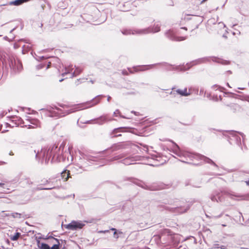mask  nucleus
Returning a JSON list of instances; mask_svg holds the SVG:
<instances>
[{"label": "nucleus", "instance_id": "11", "mask_svg": "<svg viewBox=\"0 0 249 249\" xmlns=\"http://www.w3.org/2000/svg\"><path fill=\"white\" fill-rule=\"evenodd\" d=\"M54 239L56 241L57 244H54L50 249H59V242L57 239L54 238Z\"/></svg>", "mask_w": 249, "mask_h": 249}, {"label": "nucleus", "instance_id": "23", "mask_svg": "<svg viewBox=\"0 0 249 249\" xmlns=\"http://www.w3.org/2000/svg\"><path fill=\"white\" fill-rule=\"evenodd\" d=\"M110 230L113 231H117L116 229H115V228H111V229H110Z\"/></svg>", "mask_w": 249, "mask_h": 249}, {"label": "nucleus", "instance_id": "20", "mask_svg": "<svg viewBox=\"0 0 249 249\" xmlns=\"http://www.w3.org/2000/svg\"><path fill=\"white\" fill-rule=\"evenodd\" d=\"M109 231L108 230H107V231H99V233H106V232H108Z\"/></svg>", "mask_w": 249, "mask_h": 249}, {"label": "nucleus", "instance_id": "8", "mask_svg": "<svg viewBox=\"0 0 249 249\" xmlns=\"http://www.w3.org/2000/svg\"><path fill=\"white\" fill-rule=\"evenodd\" d=\"M20 235V233L17 232L14 235L11 236L10 239L12 241H17L19 238Z\"/></svg>", "mask_w": 249, "mask_h": 249}, {"label": "nucleus", "instance_id": "17", "mask_svg": "<svg viewBox=\"0 0 249 249\" xmlns=\"http://www.w3.org/2000/svg\"><path fill=\"white\" fill-rule=\"evenodd\" d=\"M122 74L124 75H128V73L127 71L126 70H124L122 71Z\"/></svg>", "mask_w": 249, "mask_h": 249}, {"label": "nucleus", "instance_id": "13", "mask_svg": "<svg viewBox=\"0 0 249 249\" xmlns=\"http://www.w3.org/2000/svg\"><path fill=\"white\" fill-rule=\"evenodd\" d=\"M31 124L36 125V127H40V123L36 120H33L31 122Z\"/></svg>", "mask_w": 249, "mask_h": 249}, {"label": "nucleus", "instance_id": "35", "mask_svg": "<svg viewBox=\"0 0 249 249\" xmlns=\"http://www.w3.org/2000/svg\"><path fill=\"white\" fill-rule=\"evenodd\" d=\"M10 155H13V154H12V153H10Z\"/></svg>", "mask_w": 249, "mask_h": 249}, {"label": "nucleus", "instance_id": "16", "mask_svg": "<svg viewBox=\"0 0 249 249\" xmlns=\"http://www.w3.org/2000/svg\"><path fill=\"white\" fill-rule=\"evenodd\" d=\"M45 66V64H40L37 66V68L38 69H42Z\"/></svg>", "mask_w": 249, "mask_h": 249}, {"label": "nucleus", "instance_id": "30", "mask_svg": "<svg viewBox=\"0 0 249 249\" xmlns=\"http://www.w3.org/2000/svg\"><path fill=\"white\" fill-rule=\"evenodd\" d=\"M246 183L248 186H249V179L248 180V181H246Z\"/></svg>", "mask_w": 249, "mask_h": 249}, {"label": "nucleus", "instance_id": "4", "mask_svg": "<svg viewBox=\"0 0 249 249\" xmlns=\"http://www.w3.org/2000/svg\"><path fill=\"white\" fill-rule=\"evenodd\" d=\"M61 177L64 181H67L70 178H71L70 171L65 170L61 173Z\"/></svg>", "mask_w": 249, "mask_h": 249}, {"label": "nucleus", "instance_id": "9", "mask_svg": "<svg viewBox=\"0 0 249 249\" xmlns=\"http://www.w3.org/2000/svg\"><path fill=\"white\" fill-rule=\"evenodd\" d=\"M187 39V36H176L174 37V40L177 41H183Z\"/></svg>", "mask_w": 249, "mask_h": 249}, {"label": "nucleus", "instance_id": "12", "mask_svg": "<svg viewBox=\"0 0 249 249\" xmlns=\"http://www.w3.org/2000/svg\"><path fill=\"white\" fill-rule=\"evenodd\" d=\"M100 100H101L100 97L98 96V97H96L95 98H94L93 100V104L94 105L98 104L100 102Z\"/></svg>", "mask_w": 249, "mask_h": 249}, {"label": "nucleus", "instance_id": "25", "mask_svg": "<svg viewBox=\"0 0 249 249\" xmlns=\"http://www.w3.org/2000/svg\"><path fill=\"white\" fill-rule=\"evenodd\" d=\"M4 185V183H1V182H0V187H3Z\"/></svg>", "mask_w": 249, "mask_h": 249}, {"label": "nucleus", "instance_id": "18", "mask_svg": "<svg viewBox=\"0 0 249 249\" xmlns=\"http://www.w3.org/2000/svg\"><path fill=\"white\" fill-rule=\"evenodd\" d=\"M129 160V159H125V160H124V163L126 164H130V163H128V161Z\"/></svg>", "mask_w": 249, "mask_h": 249}, {"label": "nucleus", "instance_id": "3", "mask_svg": "<svg viewBox=\"0 0 249 249\" xmlns=\"http://www.w3.org/2000/svg\"><path fill=\"white\" fill-rule=\"evenodd\" d=\"M85 225L82 223L72 221L66 225V228L71 230H75L77 229H82Z\"/></svg>", "mask_w": 249, "mask_h": 249}, {"label": "nucleus", "instance_id": "37", "mask_svg": "<svg viewBox=\"0 0 249 249\" xmlns=\"http://www.w3.org/2000/svg\"><path fill=\"white\" fill-rule=\"evenodd\" d=\"M10 155H13V154H12V153H10Z\"/></svg>", "mask_w": 249, "mask_h": 249}, {"label": "nucleus", "instance_id": "31", "mask_svg": "<svg viewBox=\"0 0 249 249\" xmlns=\"http://www.w3.org/2000/svg\"><path fill=\"white\" fill-rule=\"evenodd\" d=\"M182 29H183L185 30L186 31L187 30V28L186 27H183V28H182Z\"/></svg>", "mask_w": 249, "mask_h": 249}, {"label": "nucleus", "instance_id": "38", "mask_svg": "<svg viewBox=\"0 0 249 249\" xmlns=\"http://www.w3.org/2000/svg\"><path fill=\"white\" fill-rule=\"evenodd\" d=\"M82 80L85 81L86 79H82Z\"/></svg>", "mask_w": 249, "mask_h": 249}, {"label": "nucleus", "instance_id": "36", "mask_svg": "<svg viewBox=\"0 0 249 249\" xmlns=\"http://www.w3.org/2000/svg\"><path fill=\"white\" fill-rule=\"evenodd\" d=\"M10 155H13V154H12V153H10Z\"/></svg>", "mask_w": 249, "mask_h": 249}, {"label": "nucleus", "instance_id": "6", "mask_svg": "<svg viewBox=\"0 0 249 249\" xmlns=\"http://www.w3.org/2000/svg\"><path fill=\"white\" fill-rule=\"evenodd\" d=\"M31 0H15L14 1H12L10 2V5H13L15 6H18L21 5L22 4L28 2Z\"/></svg>", "mask_w": 249, "mask_h": 249}, {"label": "nucleus", "instance_id": "22", "mask_svg": "<svg viewBox=\"0 0 249 249\" xmlns=\"http://www.w3.org/2000/svg\"><path fill=\"white\" fill-rule=\"evenodd\" d=\"M35 128V127L34 126H32L31 125H29L28 128Z\"/></svg>", "mask_w": 249, "mask_h": 249}, {"label": "nucleus", "instance_id": "32", "mask_svg": "<svg viewBox=\"0 0 249 249\" xmlns=\"http://www.w3.org/2000/svg\"><path fill=\"white\" fill-rule=\"evenodd\" d=\"M117 234V231L114 232V235H116Z\"/></svg>", "mask_w": 249, "mask_h": 249}, {"label": "nucleus", "instance_id": "26", "mask_svg": "<svg viewBox=\"0 0 249 249\" xmlns=\"http://www.w3.org/2000/svg\"><path fill=\"white\" fill-rule=\"evenodd\" d=\"M5 163L3 161H0V165H2Z\"/></svg>", "mask_w": 249, "mask_h": 249}, {"label": "nucleus", "instance_id": "10", "mask_svg": "<svg viewBox=\"0 0 249 249\" xmlns=\"http://www.w3.org/2000/svg\"><path fill=\"white\" fill-rule=\"evenodd\" d=\"M39 247L41 249H50V247L46 244L41 243L39 246Z\"/></svg>", "mask_w": 249, "mask_h": 249}, {"label": "nucleus", "instance_id": "27", "mask_svg": "<svg viewBox=\"0 0 249 249\" xmlns=\"http://www.w3.org/2000/svg\"><path fill=\"white\" fill-rule=\"evenodd\" d=\"M80 79H77L76 81L75 82V84L76 85H78V82L79 81Z\"/></svg>", "mask_w": 249, "mask_h": 249}, {"label": "nucleus", "instance_id": "24", "mask_svg": "<svg viewBox=\"0 0 249 249\" xmlns=\"http://www.w3.org/2000/svg\"><path fill=\"white\" fill-rule=\"evenodd\" d=\"M207 0H202L201 1L200 3H201V4H202V3H204L205 1H206Z\"/></svg>", "mask_w": 249, "mask_h": 249}, {"label": "nucleus", "instance_id": "1", "mask_svg": "<svg viewBox=\"0 0 249 249\" xmlns=\"http://www.w3.org/2000/svg\"><path fill=\"white\" fill-rule=\"evenodd\" d=\"M65 144L66 143L63 142L58 147L57 145L54 144L51 148L48 150L47 155H49L50 157L52 156L53 159L56 158V160H58L63 154Z\"/></svg>", "mask_w": 249, "mask_h": 249}, {"label": "nucleus", "instance_id": "28", "mask_svg": "<svg viewBox=\"0 0 249 249\" xmlns=\"http://www.w3.org/2000/svg\"><path fill=\"white\" fill-rule=\"evenodd\" d=\"M54 188V186H53L48 188H46L45 189H52Z\"/></svg>", "mask_w": 249, "mask_h": 249}, {"label": "nucleus", "instance_id": "21", "mask_svg": "<svg viewBox=\"0 0 249 249\" xmlns=\"http://www.w3.org/2000/svg\"><path fill=\"white\" fill-rule=\"evenodd\" d=\"M159 31H160V27H156V30H155V32H158Z\"/></svg>", "mask_w": 249, "mask_h": 249}, {"label": "nucleus", "instance_id": "19", "mask_svg": "<svg viewBox=\"0 0 249 249\" xmlns=\"http://www.w3.org/2000/svg\"><path fill=\"white\" fill-rule=\"evenodd\" d=\"M51 65V62H49L47 64V67H46V69H48V68H49L50 67Z\"/></svg>", "mask_w": 249, "mask_h": 249}, {"label": "nucleus", "instance_id": "29", "mask_svg": "<svg viewBox=\"0 0 249 249\" xmlns=\"http://www.w3.org/2000/svg\"><path fill=\"white\" fill-rule=\"evenodd\" d=\"M120 158H118V157H115V158H114V160H118V159H119Z\"/></svg>", "mask_w": 249, "mask_h": 249}, {"label": "nucleus", "instance_id": "14", "mask_svg": "<svg viewBox=\"0 0 249 249\" xmlns=\"http://www.w3.org/2000/svg\"><path fill=\"white\" fill-rule=\"evenodd\" d=\"M218 63H220L224 65H229L230 64V61L227 60H219L218 61Z\"/></svg>", "mask_w": 249, "mask_h": 249}, {"label": "nucleus", "instance_id": "5", "mask_svg": "<svg viewBox=\"0 0 249 249\" xmlns=\"http://www.w3.org/2000/svg\"><path fill=\"white\" fill-rule=\"evenodd\" d=\"M176 92L181 96H186L189 95L191 94L190 90H188L186 88L183 89H178L176 90Z\"/></svg>", "mask_w": 249, "mask_h": 249}, {"label": "nucleus", "instance_id": "7", "mask_svg": "<svg viewBox=\"0 0 249 249\" xmlns=\"http://www.w3.org/2000/svg\"><path fill=\"white\" fill-rule=\"evenodd\" d=\"M83 71V69L79 67H76L75 68L74 71L73 72V76H76L79 74H80Z\"/></svg>", "mask_w": 249, "mask_h": 249}, {"label": "nucleus", "instance_id": "33", "mask_svg": "<svg viewBox=\"0 0 249 249\" xmlns=\"http://www.w3.org/2000/svg\"><path fill=\"white\" fill-rule=\"evenodd\" d=\"M46 183H49L50 181L48 180H46Z\"/></svg>", "mask_w": 249, "mask_h": 249}, {"label": "nucleus", "instance_id": "15", "mask_svg": "<svg viewBox=\"0 0 249 249\" xmlns=\"http://www.w3.org/2000/svg\"><path fill=\"white\" fill-rule=\"evenodd\" d=\"M166 186H165V185H161L159 187V188L155 189L154 190H160L164 189L166 188Z\"/></svg>", "mask_w": 249, "mask_h": 249}, {"label": "nucleus", "instance_id": "2", "mask_svg": "<svg viewBox=\"0 0 249 249\" xmlns=\"http://www.w3.org/2000/svg\"><path fill=\"white\" fill-rule=\"evenodd\" d=\"M225 110L232 113H239L243 110L241 106L237 103L229 101L224 105Z\"/></svg>", "mask_w": 249, "mask_h": 249}, {"label": "nucleus", "instance_id": "34", "mask_svg": "<svg viewBox=\"0 0 249 249\" xmlns=\"http://www.w3.org/2000/svg\"><path fill=\"white\" fill-rule=\"evenodd\" d=\"M10 155H13V154H12V153H10Z\"/></svg>", "mask_w": 249, "mask_h": 249}]
</instances>
